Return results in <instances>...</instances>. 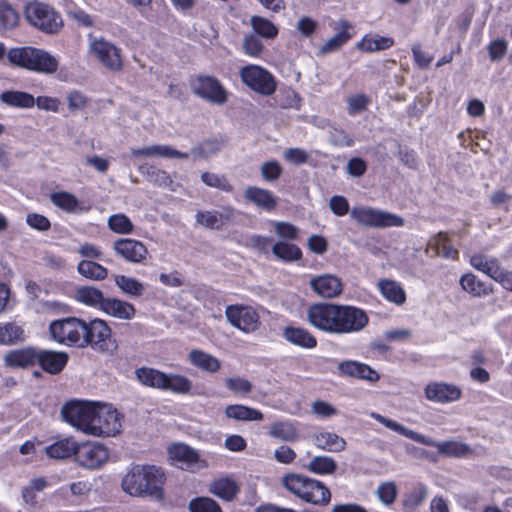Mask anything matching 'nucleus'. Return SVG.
Listing matches in <instances>:
<instances>
[{
    "label": "nucleus",
    "instance_id": "obj_1",
    "mask_svg": "<svg viewBox=\"0 0 512 512\" xmlns=\"http://www.w3.org/2000/svg\"><path fill=\"white\" fill-rule=\"evenodd\" d=\"M307 319L316 329L336 335L357 333L369 323L363 309L352 305L315 303L307 309Z\"/></svg>",
    "mask_w": 512,
    "mask_h": 512
},
{
    "label": "nucleus",
    "instance_id": "obj_2",
    "mask_svg": "<svg viewBox=\"0 0 512 512\" xmlns=\"http://www.w3.org/2000/svg\"><path fill=\"white\" fill-rule=\"evenodd\" d=\"M165 481V473L159 466L133 464L123 476L121 488L132 497L152 498L161 501L164 498L163 486Z\"/></svg>",
    "mask_w": 512,
    "mask_h": 512
},
{
    "label": "nucleus",
    "instance_id": "obj_3",
    "mask_svg": "<svg viewBox=\"0 0 512 512\" xmlns=\"http://www.w3.org/2000/svg\"><path fill=\"white\" fill-rule=\"evenodd\" d=\"M8 59L15 65L45 74H52L58 69V60L53 55L33 47L11 49Z\"/></svg>",
    "mask_w": 512,
    "mask_h": 512
},
{
    "label": "nucleus",
    "instance_id": "obj_4",
    "mask_svg": "<svg viewBox=\"0 0 512 512\" xmlns=\"http://www.w3.org/2000/svg\"><path fill=\"white\" fill-rule=\"evenodd\" d=\"M24 16L27 22L46 34H56L63 27V20L52 6L33 1L25 5Z\"/></svg>",
    "mask_w": 512,
    "mask_h": 512
},
{
    "label": "nucleus",
    "instance_id": "obj_5",
    "mask_svg": "<svg viewBox=\"0 0 512 512\" xmlns=\"http://www.w3.org/2000/svg\"><path fill=\"white\" fill-rule=\"evenodd\" d=\"M53 340L83 348L85 321L75 317L55 320L49 326Z\"/></svg>",
    "mask_w": 512,
    "mask_h": 512
},
{
    "label": "nucleus",
    "instance_id": "obj_6",
    "mask_svg": "<svg viewBox=\"0 0 512 512\" xmlns=\"http://www.w3.org/2000/svg\"><path fill=\"white\" fill-rule=\"evenodd\" d=\"M122 427L118 412L112 407L96 403L88 434L94 436H115Z\"/></svg>",
    "mask_w": 512,
    "mask_h": 512
},
{
    "label": "nucleus",
    "instance_id": "obj_7",
    "mask_svg": "<svg viewBox=\"0 0 512 512\" xmlns=\"http://www.w3.org/2000/svg\"><path fill=\"white\" fill-rule=\"evenodd\" d=\"M239 74L242 82L260 95L270 96L276 91L277 82L274 76L260 66H244L240 69Z\"/></svg>",
    "mask_w": 512,
    "mask_h": 512
},
{
    "label": "nucleus",
    "instance_id": "obj_8",
    "mask_svg": "<svg viewBox=\"0 0 512 512\" xmlns=\"http://www.w3.org/2000/svg\"><path fill=\"white\" fill-rule=\"evenodd\" d=\"M351 217L359 224L369 227H401L403 218L382 210L369 207H354L350 211Z\"/></svg>",
    "mask_w": 512,
    "mask_h": 512
},
{
    "label": "nucleus",
    "instance_id": "obj_9",
    "mask_svg": "<svg viewBox=\"0 0 512 512\" xmlns=\"http://www.w3.org/2000/svg\"><path fill=\"white\" fill-rule=\"evenodd\" d=\"M95 407V402L72 400L62 407L61 414L66 422L88 434Z\"/></svg>",
    "mask_w": 512,
    "mask_h": 512
},
{
    "label": "nucleus",
    "instance_id": "obj_10",
    "mask_svg": "<svg viewBox=\"0 0 512 512\" xmlns=\"http://www.w3.org/2000/svg\"><path fill=\"white\" fill-rule=\"evenodd\" d=\"M76 463L85 469H98L109 459L107 447L99 442L87 441L77 444L75 457Z\"/></svg>",
    "mask_w": 512,
    "mask_h": 512
},
{
    "label": "nucleus",
    "instance_id": "obj_11",
    "mask_svg": "<svg viewBox=\"0 0 512 512\" xmlns=\"http://www.w3.org/2000/svg\"><path fill=\"white\" fill-rule=\"evenodd\" d=\"M91 54L108 70L112 72L121 71L123 61L121 49L104 38H93L90 36Z\"/></svg>",
    "mask_w": 512,
    "mask_h": 512
},
{
    "label": "nucleus",
    "instance_id": "obj_12",
    "mask_svg": "<svg viewBox=\"0 0 512 512\" xmlns=\"http://www.w3.org/2000/svg\"><path fill=\"white\" fill-rule=\"evenodd\" d=\"M190 87L195 95L211 103L222 105L227 101L226 90L214 77L197 76L191 81Z\"/></svg>",
    "mask_w": 512,
    "mask_h": 512
},
{
    "label": "nucleus",
    "instance_id": "obj_13",
    "mask_svg": "<svg viewBox=\"0 0 512 512\" xmlns=\"http://www.w3.org/2000/svg\"><path fill=\"white\" fill-rule=\"evenodd\" d=\"M225 315L233 327L245 333L256 331L260 325L257 312L250 306L229 305L226 307Z\"/></svg>",
    "mask_w": 512,
    "mask_h": 512
},
{
    "label": "nucleus",
    "instance_id": "obj_14",
    "mask_svg": "<svg viewBox=\"0 0 512 512\" xmlns=\"http://www.w3.org/2000/svg\"><path fill=\"white\" fill-rule=\"evenodd\" d=\"M168 454L171 460L176 461L182 469L198 471L207 467V463L200 459L198 452L188 445L175 444L169 447Z\"/></svg>",
    "mask_w": 512,
    "mask_h": 512
},
{
    "label": "nucleus",
    "instance_id": "obj_15",
    "mask_svg": "<svg viewBox=\"0 0 512 512\" xmlns=\"http://www.w3.org/2000/svg\"><path fill=\"white\" fill-rule=\"evenodd\" d=\"M111 335V329L104 320L94 319L85 322V331L83 335V347L91 345L100 351L108 349L106 340Z\"/></svg>",
    "mask_w": 512,
    "mask_h": 512
},
{
    "label": "nucleus",
    "instance_id": "obj_16",
    "mask_svg": "<svg viewBox=\"0 0 512 512\" xmlns=\"http://www.w3.org/2000/svg\"><path fill=\"white\" fill-rule=\"evenodd\" d=\"M112 247L118 256L130 263H142L148 255L147 247L141 241L131 238L117 239Z\"/></svg>",
    "mask_w": 512,
    "mask_h": 512
},
{
    "label": "nucleus",
    "instance_id": "obj_17",
    "mask_svg": "<svg viewBox=\"0 0 512 512\" xmlns=\"http://www.w3.org/2000/svg\"><path fill=\"white\" fill-rule=\"evenodd\" d=\"M424 395L431 402L446 404L458 401L462 396V391L455 384L431 382L426 385Z\"/></svg>",
    "mask_w": 512,
    "mask_h": 512
},
{
    "label": "nucleus",
    "instance_id": "obj_18",
    "mask_svg": "<svg viewBox=\"0 0 512 512\" xmlns=\"http://www.w3.org/2000/svg\"><path fill=\"white\" fill-rule=\"evenodd\" d=\"M309 286L319 297L326 299L338 297L343 292V282L334 274L312 277Z\"/></svg>",
    "mask_w": 512,
    "mask_h": 512
},
{
    "label": "nucleus",
    "instance_id": "obj_19",
    "mask_svg": "<svg viewBox=\"0 0 512 512\" xmlns=\"http://www.w3.org/2000/svg\"><path fill=\"white\" fill-rule=\"evenodd\" d=\"M340 374L353 377L368 382H376L379 380V373L365 363L353 360L342 361L338 364Z\"/></svg>",
    "mask_w": 512,
    "mask_h": 512
},
{
    "label": "nucleus",
    "instance_id": "obj_20",
    "mask_svg": "<svg viewBox=\"0 0 512 512\" xmlns=\"http://www.w3.org/2000/svg\"><path fill=\"white\" fill-rule=\"evenodd\" d=\"M156 156L162 158L187 159L189 154L178 151L169 145L158 144L131 149V157L133 158H151Z\"/></svg>",
    "mask_w": 512,
    "mask_h": 512
},
{
    "label": "nucleus",
    "instance_id": "obj_21",
    "mask_svg": "<svg viewBox=\"0 0 512 512\" xmlns=\"http://www.w3.org/2000/svg\"><path fill=\"white\" fill-rule=\"evenodd\" d=\"M37 364L50 373H60L68 362V355L65 352L39 349Z\"/></svg>",
    "mask_w": 512,
    "mask_h": 512
},
{
    "label": "nucleus",
    "instance_id": "obj_22",
    "mask_svg": "<svg viewBox=\"0 0 512 512\" xmlns=\"http://www.w3.org/2000/svg\"><path fill=\"white\" fill-rule=\"evenodd\" d=\"M424 441L420 442L423 445L431 446L437 449V451L445 456L449 457H465L471 453V448L460 441L449 440L444 442H436L432 438L424 435Z\"/></svg>",
    "mask_w": 512,
    "mask_h": 512
},
{
    "label": "nucleus",
    "instance_id": "obj_23",
    "mask_svg": "<svg viewBox=\"0 0 512 512\" xmlns=\"http://www.w3.org/2000/svg\"><path fill=\"white\" fill-rule=\"evenodd\" d=\"M244 197L247 201L265 211L274 210L278 203V198L272 192L255 186L247 187L244 191Z\"/></svg>",
    "mask_w": 512,
    "mask_h": 512
},
{
    "label": "nucleus",
    "instance_id": "obj_24",
    "mask_svg": "<svg viewBox=\"0 0 512 512\" xmlns=\"http://www.w3.org/2000/svg\"><path fill=\"white\" fill-rule=\"evenodd\" d=\"M39 349L27 347L10 351L4 357V362L10 367H29L37 364Z\"/></svg>",
    "mask_w": 512,
    "mask_h": 512
},
{
    "label": "nucleus",
    "instance_id": "obj_25",
    "mask_svg": "<svg viewBox=\"0 0 512 512\" xmlns=\"http://www.w3.org/2000/svg\"><path fill=\"white\" fill-rule=\"evenodd\" d=\"M233 217V210L230 208L223 209L222 212L217 210L199 211L196 214V221L210 229H221L226 222L230 221Z\"/></svg>",
    "mask_w": 512,
    "mask_h": 512
},
{
    "label": "nucleus",
    "instance_id": "obj_26",
    "mask_svg": "<svg viewBox=\"0 0 512 512\" xmlns=\"http://www.w3.org/2000/svg\"><path fill=\"white\" fill-rule=\"evenodd\" d=\"M101 310L107 315L121 320H131L136 313L132 304L116 298H105Z\"/></svg>",
    "mask_w": 512,
    "mask_h": 512
},
{
    "label": "nucleus",
    "instance_id": "obj_27",
    "mask_svg": "<svg viewBox=\"0 0 512 512\" xmlns=\"http://www.w3.org/2000/svg\"><path fill=\"white\" fill-rule=\"evenodd\" d=\"M303 501L316 506H327L331 501V492L321 481L312 479L309 482Z\"/></svg>",
    "mask_w": 512,
    "mask_h": 512
},
{
    "label": "nucleus",
    "instance_id": "obj_28",
    "mask_svg": "<svg viewBox=\"0 0 512 512\" xmlns=\"http://www.w3.org/2000/svg\"><path fill=\"white\" fill-rule=\"evenodd\" d=\"M208 491L224 501H232L239 493V487L233 479L223 477L211 481Z\"/></svg>",
    "mask_w": 512,
    "mask_h": 512
},
{
    "label": "nucleus",
    "instance_id": "obj_29",
    "mask_svg": "<svg viewBox=\"0 0 512 512\" xmlns=\"http://www.w3.org/2000/svg\"><path fill=\"white\" fill-rule=\"evenodd\" d=\"M377 287L387 301L398 306L406 302V293L400 283L390 279H380Z\"/></svg>",
    "mask_w": 512,
    "mask_h": 512
},
{
    "label": "nucleus",
    "instance_id": "obj_30",
    "mask_svg": "<svg viewBox=\"0 0 512 512\" xmlns=\"http://www.w3.org/2000/svg\"><path fill=\"white\" fill-rule=\"evenodd\" d=\"M461 288L471 294L474 297L482 298L490 295L493 292V288L490 284L481 281L476 275L467 273L460 278Z\"/></svg>",
    "mask_w": 512,
    "mask_h": 512
},
{
    "label": "nucleus",
    "instance_id": "obj_31",
    "mask_svg": "<svg viewBox=\"0 0 512 512\" xmlns=\"http://www.w3.org/2000/svg\"><path fill=\"white\" fill-rule=\"evenodd\" d=\"M283 336L288 342L302 348L312 349L317 346L316 338L303 328L286 327Z\"/></svg>",
    "mask_w": 512,
    "mask_h": 512
},
{
    "label": "nucleus",
    "instance_id": "obj_32",
    "mask_svg": "<svg viewBox=\"0 0 512 512\" xmlns=\"http://www.w3.org/2000/svg\"><path fill=\"white\" fill-rule=\"evenodd\" d=\"M50 199L55 206L69 213H82L89 210V207L83 206L76 196L69 192L52 193Z\"/></svg>",
    "mask_w": 512,
    "mask_h": 512
},
{
    "label": "nucleus",
    "instance_id": "obj_33",
    "mask_svg": "<svg viewBox=\"0 0 512 512\" xmlns=\"http://www.w3.org/2000/svg\"><path fill=\"white\" fill-rule=\"evenodd\" d=\"M351 27L352 25L348 21L340 20L335 27L336 30L339 29V32L324 43L320 52L323 54L331 53L343 46L352 37L348 32Z\"/></svg>",
    "mask_w": 512,
    "mask_h": 512
},
{
    "label": "nucleus",
    "instance_id": "obj_34",
    "mask_svg": "<svg viewBox=\"0 0 512 512\" xmlns=\"http://www.w3.org/2000/svg\"><path fill=\"white\" fill-rule=\"evenodd\" d=\"M135 376L137 380L144 386L164 389L165 373L150 367H141L136 369Z\"/></svg>",
    "mask_w": 512,
    "mask_h": 512
},
{
    "label": "nucleus",
    "instance_id": "obj_35",
    "mask_svg": "<svg viewBox=\"0 0 512 512\" xmlns=\"http://www.w3.org/2000/svg\"><path fill=\"white\" fill-rule=\"evenodd\" d=\"M470 264L473 268L486 274L492 279L501 268L499 260L496 257L482 253L472 255L470 257Z\"/></svg>",
    "mask_w": 512,
    "mask_h": 512
},
{
    "label": "nucleus",
    "instance_id": "obj_36",
    "mask_svg": "<svg viewBox=\"0 0 512 512\" xmlns=\"http://www.w3.org/2000/svg\"><path fill=\"white\" fill-rule=\"evenodd\" d=\"M311 478L295 474L289 473L282 477L281 484L293 495L297 496L299 499L303 501L304 493H306L309 482Z\"/></svg>",
    "mask_w": 512,
    "mask_h": 512
},
{
    "label": "nucleus",
    "instance_id": "obj_37",
    "mask_svg": "<svg viewBox=\"0 0 512 512\" xmlns=\"http://www.w3.org/2000/svg\"><path fill=\"white\" fill-rule=\"evenodd\" d=\"M189 360L193 366L210 373L217 372L221 367L216 357L197 349L190 352Z\"/></svg>",
    "mask_w": 512,
    "mask_h": 512
},
{
    "label": "nucleus",
    "instance_id": "obj_38",
    "mask_svg": "<svg viewBox=\"0 0 512 512\" xmlns=\"http://www.w3.org/2000/svg\"><path fill=\"white\" fill-rule=\"evenodd\" d=\"M314 443L319 449L329 452H340L346 446V441L342 437L327 431L315 435Z\"/></svg>",
    "mask_w": 512,
    "mask_h": 512
},
{
    "label": "nucleus",
    "instance_id": "obj_39",
    "mask_svg": "<svg viewBox=\"0 0 512 512\" xmlns=\"http://www.w3.org/2000/svg\"><path fill=\"white\" fill-rule=\"evenodd\" d=\"M225 415L228 418L238 421H261L263 414L261 411L245 405H228L225 409Z\"/></svg>",
    "mask_w": 512,
    "mask_h": 512
},
{
    "label": "nucleus",
    "instance_id": "obj_40",
    "mask_svg": "<svg viewBox=\"0 0 512 512\" xmlns=\"http://www.w3.org/2000/svg\"><path fill=\"white\" fill-rule=\"evenodd\" d=\"M273 255L284 262H294L302 258L301 249L290 242L278 241L271 249Z\"/></svg>",
    "mask_w": 512,
    "mask_h": 512
},
{
    "label": "nucleus",
    "instance_id": "obj_41",
    "mask_svg": "<svg viewBox=\"0 0 512 512\" xmlns=\"http://www.w3.org/2000/svg\"><path fill=\"white\" fill-rule=\"evenodd\" d=\"M0 100L6 105L18 108H31L35 105V98L33 95L23 91H4L0 95Z\"/></svg>",
    "mask_w": 512,
    "mask_h": 512
},
{
    "label": "nucleus",
    "instance_id": "obj_42",
    "mask_svg": "<svg viewBox=\"0 0 512 512\" xmlns=\"http://www.w3.org/2000/svg\"><path fill=\"white\" fill-rule=\"evenodd\" d=\"M25 340V333L21 326L14 322L0 323V344L14 345Z\"/></svg>",
    "mask_w": 512,
    "mask_h": 512
},
{
    "label": "nucleus",
    "instance_id": "obj_43",
    "mask_svg": "<svg viewBox=\"0 0 512 512\" xmlns=\"http://www.w3.org/2000/svg\"><path fill=\"white\" fill-rule=\"evenodd\" d=\"M77 443L72 439L59 440L45 448L48 457L54 459H66L71 455L75 456Z\"/></svg>",
    "mask_w": 512,
    "mask_h": 512
},
{
    "label": "nucleus",
    "instance_id": "obj_44",
    "mask_svg": "<svg viewBox=\"0 0 512 512\" xmlns=\"http://www.w3.org/2000/svg\"><path fill=\"white\" fill-rule=\"evenodd\" d=\"M114 281L116 286L130 297L137 298L145 292L144 284L133 277L114 275Z\"/></svg>",
    "mask_w": 512,
    "mask_h": 512
},
{
    "label": "nucleus",
    "instance_id": "obj_45",
    "mask_svg": "<svg viewBox=\"0 0 512 512\" xmlns=\"http://www.w3.org/2000/svg\"><path fill=\"white\" fill-rule=\"evenodd\" d=\"M250 24L254 32L253 34L257 35L258 37L274 39L278 35L277 26L262 16L253 15L250 18Z\"/></svg>",
    "mask_w": 512,
    "mask_h": 512
},
{
    "label": "nucleus",
    "instance_id": "obj_46",
    "mask_svg": "<svg viewBox=\"0 0 512 512\" xmlns=\"http://www.w3.org/2000/svg\"><path fill=\"white\" fill-rule=\"evenodd\" d=\"M75 299L89 306H99L102 308V302L105 301L103 292L93 286H82L76 289Z\"/></svg>",
    "mask_w": 512,
    "mask_h": 512
},
{
    "label": "nucleus",
    "instance_id": "obj_47",
    "mask_svg": "<svg viewBox=\"0 0 512 512\" xmlns=\"http://www.w3.org/2000/svg\"><path fill=\"white\" fill-rule=\"evenodd\" d=\"M394 41L390 37L365 35L358 43L357 48L372 53L390 48Z\"/></svg>",
    "mask_w": 512,
    "mask_h": 512
},
{
    "label": "nucleus",
    "instance_id": "obj_48",
    "mask_svg": "<svg viewBox=\"0 0 512 512\" xmlns=\"http://www.w3.org/2000/svg\"><path fill=\"white\" fill-rule=\"evenodd\" d=\"M270 436L287 442H294L298 439V430L290 421L275 422L270 426Z\"/></svg>",
    "mask_w": 512,
    "mask_h": 512
},
{
    "label": "nucleus",
    "instance_id": "obj_49",
    "mask_svg": "<svg viewBox=\"0 0 512 512\" xmlns=\"http://www.w3.org/2000/svg\"><path fill=\"white\" fill-rule=\"evenodd\" d=\"M77 271L85 278L95 281L104 280L108 276V270L104 266L90 260L80 261Z\"/></svg>",
    "mask_w": 512,
    "mask_h": 512
},
{
    "label": "nucleus",
    "instance_id": "obj_50",
    "mask_svg": "<svg viewBox=\"0 0 512 512\" xmlns=\"http://www.w3.org/2000/svg\"><path fill=\"white\" fill-rule=\"evenodd\" d=\"M372 417L377 420L379 423L383 424L385 427L411 439L416 442H425L424 441V435L420 434L416 431H413L411 429H408L401 424L397 423L396 421H393L391 419H388L380 414L373 413Z\"/></svg>",
    "mask_w": 512,
    "mask_h": 512
},
{
    "label": "nucleus",
    "instance_id": "obj_51",
    "mask_svg": "<svg viewBox=\"0 0 512 512\" xmlns=\"http://www.w3.org/2000/svg\"><path fill=\"white\" fill-rule=\"evenodd\" d=\"M428 496V488L426 485L417 484L404 498L403 505L405 512H413L421 505Z\"/></svg>",
    "mask_w": 512,
    "mask_h": 512
},
{
    "label": "nucleus",
    "instance_id": "obj_52",
    "mask_svg": "<svg viewBox=\"0 0 512 512\" xmlns=\"http://www.w3.org/2000/svg\"><path fill=\"white\" fill-rule=\"evenodd\" d=\"M191 381L179 374H165V387L163 390H169L176 394H188L191 390Z\"/></svg>",
    "mask_w": 512,
    "mask_h": 512
},
{
    "label": "nucleus",
    "instance_id": "obj_53",
    "mask_svg": "<svg viewBox=\"0 0 512 512\" xmlns=\"http://www.w3.org/2000/svg\"><path fill=\"white\" fill-rule=\"evenodd\" d=\"M306 468L312 473L325 475L332 474L336 470L337 464L329 456H315L310 460Z\"/></svg>",
    "mask_w": 512,
    "mask_h": 512
},
{
    "label": "nucleus",
    "instance_id": "obj_54",
    "mask_svg": "<svg viewBox=\"0 0 512 512\" xmlns=\"http://www.w3.org/2000/svg\"><path fill=\"white\" fill-rule=\"evenodd\" d=\"M189 512H222L217 501L208 496L192 498L188 503Z\"/></svg>",
    "mask_w": 512,
    "mask_h": 512
},
{
    "label": "nucleus",
    "instance_id": "obj_55",
    "mask_svg": "<svg viewBox=\"0 0 512 512\" xmlns=\"http://www.w3.org/2000/svg\"><path fill=\"white\" fill-rule=\"evenodd\" d=\"M19 15L7 2H0V31L11 29L18 23Z\"/></svg>",
    "mask_w": 512,
    "mask_h": 512
},
{
    "label": "nucleus",
    "instance_id": "obj_56",
    "mask_svg": "<svg viewBox=\"0 0 512 512\" xmlns=\"http://www.w3.org/2000/svg\"><path fill=\"white\" fill-rule=\"evenodd\" d=\"M108 227L118 234H129L134 228L131 220L122 213L111 215L108 219Z\"/></svg>",
    "mask_w": 512,
    "mask_h": 512
},
{
    "label": "nucleus",
    "instance_id": "obj_57",
    "mask_svg": "<svg viewBox=\"0 0 512 512\" xmlns=\"http://www.w3.org/2000/svg\"><path fill=\"white\" fill-rule=\"evenodd\" d=\"M201 180L205 185H207L209 187L217 188L224 192H232V190H233V186L223 175H218V174L210 173V172H204L201 175Z\"/></svg>",
    "mask_w": 512,
    "mask_h": 512
},
{
    "label": "nucleus",
    "instance_id": "obj_58",
    "mask_svg": "<svg viewBox=\"0 0 512 512\" xmlns=\"http://www.w3.org/2000/svg\"><path fill=\"white\" fill-rule=\"evenodd\" d=\"M436 253L447 259H456L458 251L450 244L445 233H439L434 239Z\"/></svg>",
    "mask_w": 512,
    "mask_h": 512
},
{
    "label": "nucleus",
    "instance_id": "obj_59",
    "mask_svg": "<svg viewBox=\"0 0 512 512\" xmlns=\"http://www.w3.org/2000/svg\"><path fill=\"white\" fill-rule=\"evenodd\" d=\"M242 47L244 53L252 57L260 56L264 49L260 38L253 33L244 35Z\"/></svg>",
    "mask_w": 512,
    "mask_h": 512
},
{
    "label": "nucleus",
    "instance_id": "obj_60",
    "mask_svg": "<svg viewBox=\"0 0 512 512\" xmlns=\"http://www.w3.org/2000/svg\"><path fill=\"white\" fill-rule=\"evenodd\" d=\"M369 98L362 93L351 95L347 98L348 114L356 115L364 111L369 105Z\"/></svg>",
    "mask_w": 512,
    "mask_h": 512
},
{
    "label": "nucleus",
    "instance_id": "obj_61",
    "mask_svg": "<svg viewBox=\"0 0 512 512\" xmlns=\"http://www.w3.org/2000/svg\"><path fill=\"white\" fill-rule=\"evenodd\" d=\"M274 230L279 238L287 242L297 239L299 235V229L288 222H275Z\"/></svg>",
    "mask_w": 512,
    "mask_h": 512
},
{
    "label": "nucleus",
    "instance_id": "obj_62",
    "mask_svg": "<svg viewBox=\"0 0 512 512\" xmlns=\"http://www.w3.org/2000/svg\"><path fill=\"white\" fill-rule=\"evenodd\" d=\"M220 150V143L217 140H209L191 149V154L198 158H208Z\"/></svg>",
    "mask_w": 512,
    "mask_h": 512
},
{
    "label": "nucleus",
    "instance_id": "obj_63",
    "mask_svg": "<svg viewBox=\"0 0 512 512\" xmlns=\"http://www.w3.org/2000/svg\"><path fill=\"white\" fill-rule=\"evenodd\" d=\"M376 494L378 496V499L386 506L391 505L397 496V488L396 485L393 482H385L382 483L377 491Z\"/></svg>",
    "mask_w": 512,
    "mask_h": 512
},
{
    "label": "nucleus",
    "instance_id": "obj_64",
    "mask_svg": "<svg viewBox=\"0 0 512 512\" xmlns=\"http://www.w3.org/2000/svg\"><path fill=\"white\" fill-rule=\"evenodd\" d=\"M226 387L236 394H248L252 390L249 380L242 377H230L225 380Z\"/></svg>",
    "mask_w": 512,
    "mask_h": 512
}]
</instances>
